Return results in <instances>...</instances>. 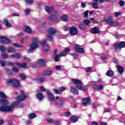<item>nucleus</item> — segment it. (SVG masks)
<instances>
[{"label":"nucleus","instance_id":"f257e3e1","mask_svg":"<svg viewBox=\"0 0 125 125\" xmlns=\"http://www.w3.org/2000/svg\"><path fill=\"white\" fill-rule=\"evenodd\" d=\"M44 9L46 11L48 14L52 15L49 17V20L51 21H57V17L56 14H57V11L54 10V7L53 6H49L48 5L45 6Z\"/></svg>","mask_w":125,"mask_h":125},{"label":"nucleus","instance_id":"f03ea898","mask_svg":"<svg viewBox=\"0 0 125 125\" xmlns=\"http://www.w3.org/2000/svg\"><path fill=\"white\" fill-rule=\"evenodd\" d=\"M19 105V101L13 102L11 105H2L0 107V111L1 112H12L14 110V107Z\"/></svg>","mask_w":125,"mask_h":125},{"label":"nucleus","instance_id":"7ed1b4c3","mask_svg":"<svg viewBox=\"0 0 125 125\" xmlns=\"http://www.w3.org/2000/svg\"><path fill=\"white\" fill-rule=\"evenodd\" d=\"M47 96L48 99H49V100L50 101H55V102H56V104H57L58 106H61L62 104H63V101L62 99L58 100L59 97H57L56 98V100H55L54 96H53V94L50 92H47Z\"/></svg>","mask_w":125,"mask_h":125},{"label":"nucleus","instance_id":"20e7f679","mask_svg":"<svg viewBox=\"0 0 125 125\" xmlns=\"http://www.w3.org/2000/svg\"><path fill=\"white\" fill-rule=\"evenodd\" d=\"M72 82L74 84H76V87H77L78 89H80L82 91H86V90H87V87H83V82L82 81L77 79H72Z\"/></svg>","mask_w":125,"mask_h":125},{"label":"nucleus","instance_id":"39448f33","mask_svg":"<svg viewBox=\"0 0 125 125\" xmlns=\"http://www.w3.org/2000/svg\"><path fill=\"white\" fill-rule=\"evenodd\" d=\"M113 46L115 52L119 53L122 50V48H125V42L124 41L120 42L116 44H113Z\"/></svg>","mask_w":125,"mask_h":125},{"label":"nucleus","instance_id":"423d86ee","mask_svg":"<svg viewBox=\"0 0 125 125\" xmlns=\"http://www.w3.org/2000/svg\"><path fill=\"white\" fill-rule=\"evenodd\" d=\"M7 84H12L14 87H19L20 86V82L16 79H9L6 81Z\"/></svg>","mask_w":125,"mask_h":125},{"label":"nucleus","instance_id":"0eeeda50","mask_svg":"<svg viewBox=\"0 0 125 125\" xmlns=\"http://www.w3.org/2000/svg\"><path fill=\"white\" fill-rule=\"evenodd\" d=\"M0 97L2 99H0V104H3V105H8L9 102L8 101L5 100L7 99V96L5 95L4 93L0 91Z\"/></svg>","mask_w":125,"mask_h":125},{"label":"nucleus","instance_id":"6e6552de","mask_svg":"<svg viewBox=\"0 0 125 125\" xmlns=\"http://www.w3.org/2000/svg\"><path fill=\"white\" fill-rule=\"evenodd\" d=\"M39 40H38L37 38H33V42L30 45L29 50L32 51L34 50V49L38 48V47H39Z\"/></svg>","mask_w":125,"mask_h":125},{"label":"nucleus","instance_id":"1a4fd4ad","mask_svg":"<svg viewBox=\"0 0 125 125\" xmlns=\"http://www.w3.org/2000/svg\"><path fill=\"white\" fill-rule=\"evenodd\" d=\"M56 33V30L53 28L49 29L48 31V34L47 35V39L50 42L52 41V36H54Z\"/></svg>","mask_w":125,"mask_h":125},{"label":"nucleus","instance_id":"9d476101","mask_svg":"<svg viewBox=\"0 0 125 125\" xmlns=\"http://www.w3.org/2000/svg\"><path fill=\"white\" fill-rule=\"evenodd\" d=\"M79 33V31L78 30V28L74 26H72L69 29V34L71 36H77L78 33Z\"/></svg>","mask_w":125,"mask_h":125},{"label":"nucleus","instance_id":"9b49d317","mask_svg":"<svg viewBox=\"0 0 125 125\" xmlns=\"http://www.w3.org/2000/svg\"><path fill=\"white\" fill-rule=\"evenodd\" d=\"M90 32L91 34H93L94 35H96V34H100V33H101L98 26H95L91 28Z\"/></svg>","mask_w":125,"mask_h":125},{"label":"nucleus","instance_id":"f8f14e48","mask_svg":"<svg viewBox=\"0 0 125 125\" xmlns=\"http://www.w3.org/2000/svg\"><path fill=\"white\" fill-rule=\"evenodd\" d=\"M0 64L2 67H4L6 65L8 66H14V63L11 62H4L2 60H0Z\"/></svg>","mask_w":125,"mask_h":125},{"label":"nucleus","instance_id":"ddd939ff","mask_svg":"<svg viewBox=\"0 0 125 125\" xmlns=\"http://www.w3.org/2000/svg\"><path fill=\"white\" fill-rule=\"evenodd\" d=\"M40 43L42 45L43 50L45 51H48V50H49L50 47L48 44H46V40H43V42H41Z\"/></svg>","mask_w":125,"mask_h":125},{"label":"nucleus","instance_id":"4468645a","mask_svg":"<svg viewBox=\"0 0 125 125\" xmlns=\"http://www.w3.org/2000/svg\"><path fill=\"white\" fill-rule=\"evenodd\" d=\"M74 49L76 52L78 53H84V49H83V48L80 47V46H79L77 44H75Z\"/></svg>","mask_w":125,"mask_h":125},{"label":"nucleus","instance_id":"2eb2a0df","mask_svg":"<svg viewBox=\"0 0 125 125\" xmlns=\"http://www.w3.org/2000/svg\"><path fill=\"white\" fill-rule=\"evenodd\" d=\"M21 96H19L17 99L18 101H23V100H25V99H26V98H27V96H26V95H25V94L24 93V92H23V91H21Z\"/></svg>","mask_w":125,"mask_h":125},{"label":"nucleus","instance_id":"dca6fc26","mask_svg":"<svg viewBox=\"0 0 125 125\" xmlns=\"http://www.w3.org/2000/svg\"><path fill=\"white\" fill-rule=\"evenodd\" d=\"M0 39H1V41L3 43H4L5 44H8V43H10V42H11V41L6 37L1 36Z\"/></svg>","mask_w":125,"mask_h":125},{"label":"nucleus","instance_id":"f3484780","mask_svg":"<svg viewBox=\"0 0 125 125\" xmlns=\"http://www.w3.org/2000/svg\"><path fill=\"white\" fill-rule=\"evenodd\" d=\"M16 65H17L20 68H23L24 69H27L28 68V65L25 62L18 63L16 62Z\"/></svg>","mask_w":125,"mask_h":125},{"label":"nucleus","instance_id":"a211bd4d","mask_svg":"<svg viewBox=\"0 0 125 125\" xmlns=\"http://www.w3.org/2000/svg\"><path fill=\"white\" fill-rule=\"evenodd\" d=\"M3 23L5 24V27H7V28H11V27L12 26V24L9 23V21L8 20H7V19H4L3 20Z\"/></svg>","mask_w":125,"mask_h":125},{"label":"nucleus","instance_id":"6ab92c4d","mask_svg":"<svg viewBox=\"0 0 125 125\" xmlns=\"http://www.w3.org/2000/svg\"><path fill=\"white\" fill-rule=\"evenodd\" d=\"M116 68H117V71H118L119 74H120V75H122L123 73H124V72L125 71V69L124 68V67H123V66H122L120 65H116Z\"/></svg>","mask_w":125,"mask_h":125},{"label":"nucleus","instance_id":"aec40b11","mask_svg":"<svg viewBox=\"0 0 125 125\" xmlns=\"http://www.w3.org/2000/svg\"><path fill=\"white\" fill-rule=\"evenodd\" d=\"M90 101V98H83V102L82 103V104L84 105V106H86V105H87V104L89 103Z\"/></svg>","mask_w":125,"mask_h":125},{"label":"nucleus","instance_id":"412c9836","mask_svg":"<svg viewBox=\"0 0 125 125\" xmlns=\"http://www.w3.org/2000/svg\"><path fill=\"white\" fill-rule=\"evenodd\" d=\"M63 56V52H61L60 54L56 55L54 56L55 61L56 62H58L60 59V57H62Z\"/></svg>","mask_w":125,"mask_h":125},{"label":"nucleus","instance_id":"4be33fe9","mask_svg":"<svg viewBox=\"0 0 125 125\" xmlns=\"http://www.w3.org/2000/svg\"><path fill=\"white\" fill-rule=\"evenodd\" d=\"M38 63L39 65L43 66V67H44V66L46 65V62H45V60L43 59L39 60L38 61Z\"/></svg>","mask_w":125,"mask_h":125},{"label":"nucleus","instance_id":"5701e85b","mask_svg":"<svg viewBox=\"0 0 125 125\" xmlns=\"http://www.w3.org/2000/svg\"><path fill=\"white\" fill-rule=\"evenodd\" d=\"M23 30L24 31V32H26V33H28L29 34L32 33L31 28H30V27L27 25H25L23 27Z\"/></svg>","mask_w":125,"mask_h":125},{"label":"nucleus","instance_id":"b1692460","mask_svg":"<svg viewBox=\"0 0 125 125\" xmlns=\"http://www.w3.org/2000/svg\"><path fill=\"white\" fill-rule=\"evenodd\" d=\"M10 57L11 58H17V59H19V58H21V55L19 53H16L15 54L10 55Z\"/></svg>","mask_w":125,"mask_h":125},{"label":"nucleus","instance_id":"393cba45","mask_svg":"<svg viewBox=\"0 0 125 125\" xmlns=\"http://www.w3.org/2000/svg\"><path fill=\"white\" fill-rule=\"evenodd\" d=\"M71 49L70 48L66 47L64 48V50L63 51V56H66L68 55V53L70 52Z\"/></svg>","mask_w":125,"mask_h":125},{"label":"nucleus","instance_id":"a878e982","mask_svg":"<svg viewBox=\"0 0 125 125\" xmlns=\"http://www.w3.org/2000/svg\"><path fill=\"white\" fill-rule=\"evenodd\" d=\"M104 22L107 23L108 25H112L113 23V20L110 18L104 19Z\"/></svg>","mask_w":125,"mask_h":125},{"label":"nucleus","instance_id":"bb28decb","mask_svg":"<svg viewBox=\"0 0 125 125\" xmlns=\"http://www.w3.org/2000/svg\"><path fill=\"white\" fill-rule=\"evenodd\" d=\"M79 120V118H78V116H72L70 117V121L71 122H72V123H76V122H78Z\"/></svg>","mask_w":125,"mask_h":125},{"label":"nucleus","instance_id":"cd10ccee","mask_svg":"<svg viewBox=\"0 0 125 125\" xmlns=\"http://www.w3.org/2000/svg\"><path fill=\"white\" fill-rule=\"evenodd\" d=\"M7 50H8V52L9 53H14L15 51H16V50L14 48L11 46H9L7 48Z\"/></svg>","mask_w":125,"mask_h":125},{"label":"nucleus","instance_id":"c85d7f7f","mask_svg":"<svg viewBox=\"0 0 125 125\" xmlns=\"http://www.w3.org/2000/svg\"><path fill=\"white\" fill-rule=\"evenodd\" d=\"M70 91H71L73 94H79V91L78 90V89L75 88L73 86H71Z\"/></svg>","mask_w":125,"mask_h":125},{"label":"nucleus","instance_id":"c756f323","mask_svg":"<svg viewBox=\"0 0 125 125\" xmlns=\"http://www.w3.org/2000/svg\"><path fill=\"white\" fill-rule=\"evenodd\" d=\"M90 3H91L93 8L94 9H98L99 8V6H98V3L97 2H90Z\"/></svg>","mask_w":125,"mask_h":125},{"label":"nucleus","instance_id":"7c9ffc66","mask_svg":"<svg viewBox=\"0 0 125 125\" xmlns=\"http://www.w3.org/2000/svg\"><path fill=\"white\" fill-rule=\"evenodd\" d=\"M106 75L107 76V77H113V75H114V71L113 70H108L106 73Z\"/></svg>","mask_w":125,"mask_h":125},{"label":"nucleus","instance_id":"2f4dec72","mask_svg":"<svg viewBox=\"0 0 125 125\" xmlns=\"http://www.w3.org/2000/svg\"><path fill=\"white\" fill-rule=\"evenodd\" d=\"M79 29H81L83 31H85L86 30V27L83 24H80L78 26Z\"/></svg>","mask_w":125,"mask_h":125},{"label":"nucleus","instance_id":"473e14b6","mask_svg":"<svg viewBox=\"0 0 125 125\" xmlns=\"http://www.w3.org/2000/svg\"><path fill=\"white\" fill-rule=\"evenodd\" d=\"M36 97L39 100H42V99H43V95H42V93H38L36 95Z\"/></svg>","mask_w":125,"mask_h":125},{"label":"nucleus","instance_id":"72a5a7b5","mask_svg":"<svg viewBox=\"0 0 125 125\" xmlns=\"http://www.w3.org/2000/svg\"><path fill=\"white\" fill-rule=\"evenodd\" d=\"M1 56L3 59H7L9 57L8 55H7L5 52H1Z\"/></svg>","mask_w":125,"mask_h":125},{"label":"nucleus","instance_id":"f704fd0d","mask_svg":"<svg viewBox=\"0 0 125 125\" xmlns=\"http://www.w3.org/2000/svg\"><path fill=\"white\" fill-rule=\"evenodd\" d=\"M83 23L86 25V26H89L90 25V21L89 20L84 19L83 20Z\"/></svg>","mask_w":125,"mask_h":125},{"label":"nucleus","instance_id":"c9c22d12","mask_svg":"<svg viewBox=\"0 0 125 125\" xmlns=\"http://www.w3.org/2000/svg\"><path fill=\"white\" fill-rule=\"evenodd\" d=\"M63 22H68L69 21V17L67 15H63Z\"/></svg>","mask_w":125,"mask_h":125},{"label":"nucleus","instance_id":"e433bc0d","mask_svg":"<svg viewBox=\"0 0 125 125\" xmlns=\"http://www.w3.org/2000/svg\"><path fill=\"white\" fill-rule=\"evenodd\" d=\"M51 74H52V71L51 70H47L44 73V75L45 76H50Z\"/></svg>","mask_w":125,"mask_h":125},{"label":"nucleus","instance_id":"4c0bfd02","mask_svg":"<svg viewBox=\"0 0 125 125\" xmlns=\"http://www.w3.org/2000/svg\"><path fill=\"white\" fill-rule=\"evenodd\" d=\"M20 77L21 80H26V75L24 73L20 74Z\"/></svg>","mask_w":125,"mask_h":125},{"label":"nucleus","instance_id":"58836bf2","mask_svg":"<svg viewBox=\"0 0 125 125\" xmlns=\"http://www.w3.org/2000/svg\"><path fill=\"white\" fill-rule=\"evenodd\" d=\"M37 117V115H36V114L35 113H31L29 116V119H34V118H36Z\"/></svg>","mask_w":125,"mask_h":125},{"label":"nucleus","instance_id":"ea45409f","mask_svg":"<svg viewBox=\"0 0 125 125\" xmlns=\"http://www.w3.org/2000/svg\"><path fill=\"white\" fill-rule=\"evenodd\" d=\"M70 115H71V112L70 111H67L64 112V117H70Z\"/></svg>","mask_w":125,"mask_h":125},{"label":"nucleus","instance_id":"a19ab883","mask_svg":"<svg viewBox=\"0 0 125 125\" xmlns=\"http://www.w3.org/2000/svg\"><path fill=\"white\" fill-rule=\"evenodd\" d=\"M119 24H120V23H119V22H117V21L113 22V21H112V23L111 24V25L113 27H116V26H119Z\"/></svg>","mask_w":125,"mask_h":125},{"label":"nucleus","instance_id":"79ce46f5","mask_svg":"<svg viewBox=\"0 0 125 125\" xmlns=\"http://www.w3.org/2000/svg\"><path fill=\"white\" fill-rule=\"evenodd\" d=\"M91 70H92V68L91 67H88L85 68V71L87 72V73H89V72H91Z\"/></svg>","mask_w":125,"mask_h":125},{"label":"nucleus","instance_id":"37998d69","mask_svg":"<svg viewBox=\"0 0 125 125\" xmlns=\"http://www.w3.org/2000/svg\"><path fill=\"white\" fill-rule=\"evenodd\" d=\"M89 12V11L86 10L85 13H84L83 17L86 18H88V13Z\"/></svg>","mask_w":125,"mask_h":125},{"label":"nucleus","instance_id":"c03bdc74","mask_svg":"<svg viewBox=\"0 0 125 125\" xmlns=\"http://www.w3.org/2000/svg\"><path fill=\"white\" fill-rule=\"evenodd\" d=\"M6 49H5V47H4V46H0V51H1V52H4Z\"/></svg>","mask_w":125,"mask_h":125},{"label":"nucleus","instance_id":"a18cd8bd","mask_svg":"<svg viewBox=\"0 0 125 125\" xmlns=\"http://www.w3.org/2000/svg\"><path fill=\"white\" fill-rule=\"evenodd\" d=\"M13 45L15 46V47H24V46L20 45L19 44L16 43H14Z\"/></svg>","mask_w":125,"mask_h":125},{"label":"nucleus","instance_id":"49530a36","mask_svg":"<svg viewBox=\"0 0 125 125\" xmlns=\"http://www.w3.org/2000/svg\"><path fill=\"white\" fill-rule=\"evenodd\" d=\"M12 70L15 73H17V72H19V68H18L17 67H14L12 68Z\"/></svg>","mask_w":125,"mask_h":125},{"label":"nucleus","instance_id":"de8ad7c7","mask_svg":"<svg viewBox=\"0 0 125 125\" xmlns=\"http://www.w3.org/2000/svg\"><path fill=\"white\" fill-rule=\"evenodd\" d=\"M104 113H110L111 112V109L109 108H106L104 109Z\"/></svg>","mask_w":125,"mask_h":125},{"label":"nucleus","instance_id":"09e8293b","mask_svg":"<svg viewBox=\"0 0 125 125\" xmlns=\"http://www.w3.org/2000/svg\"><path fill=\"white\" fill-rule=\"evenodd\" d=\"M104 88V85H101V84L99 85L98 91V90H102Z\"/></svg>","mask_w":125,"mask_h":125},{"label":"nucleus","instance_id":"8fccbe9b","mask_svg":"<svg viewBox=\"0 0 125 125\" xmlns=\"http://www.w3.org/2000/svg\"><path fill=\"white\" fill-rule=\"evenodd\" d=\"M98 86L99 85H97V84H94L93 86V89H95V90H98Z\"/></svg>","mask_w":125,"mask_h":125},{"label":"nucleus","instance_id":"3c124183","mask_svg":"<svg viewBox=\"0 0 125 125\" xmlns=\"http://www.w3.org/2000/svg\"><path fill=\"white\" fill-rule=\"evenodd\" d=\"M44 78H42L38 79V82L39 83H42V82H44Z\"/></svg>","mask_w":125,"mask_h":125},{"label":"nucleus","instance_id":"603ef678","mask_svg":"<svg viewBox=\"0 0 125 125\" xmlns=\"http://www.w3.org/2000/svg\"><path fill=\"white\" fill-rule=\"evenodd\" d=\"M47 122H48V123H49L50 124H52L53 123H55L54 120L51 119H47Z\"/></svg>","mask_w":125,"mask_h":125},{"label":"nucleus","instance_id":"864d4df0","mask_svg":"<svg viewBox=\"0 0 125 125\" xmlns=\"http://www.w3.org/2000/svg\"><path fill=\"white\" fill-rule=\"evenodd\" d=\"M119 5L120 6H125V1L123 0H120L119 1Z\"/></svg>","mask_w":125,"mask_h":125},{"label":"nucleus","instance_id":"5fc2aeb1","mask_svg":"<svg viewBox=\"0 0 125 125\" xmlns=\"http://www.w3.org/2000/svg\"><path fill=\"white\" fill-rule=\"evenodd\" d=\"M25 1L28 4H32L34 1L33 0H25Z\"/></svg>","mask_w":125,"mask_h":125},{"label":"nucleus","instance_id":"6e6d98bb","mask_svg":"<svg viewBox=\"0 0 125 125\" xmlns=\"http://www.w3.org/2000/svg\"><path fill=\"white\" fill-rule=\"evenodd\" d=\"M53 92L54 93H55V94H58L59 93V90H57L56 89H53Z\"/></svg>","mask_w":125,"mask_h":125},{"label":"nucleus","instance_id":"4d7b16f0","mask_svg":"<svg viewBox=\"0 0 125 125\" xmlns=\"http://www.w3.org/2000/svg\"><path fill=\"white\" fill-rule=\"evenodd\" d=\"M114 15L115 17H119L121 15V13L116 12L114 13Z\"/></svg>","mask_w":125,"mask_h":125},{"label":"nucleus","instance_id":"13d9d810","mask_svg":"<svg viewBox=\"0 0 125 125\" xmlns=\"http://www.w3.org/2000/svg\"><path fill=\"white\" fill-rule=\"evenodd\" d=\"M72 56H73V57H75V59H77V58H78V54H76V53H72L71 54Z\"/></svg>","mask_w":125,"mask_h":125},{"label":"nucleus","instance_id":"bf43d9fd","mask_svg":"<svg viewBox=\"0 0 125 125\" xmlns=\"http://www.w3.org/2000/svg\"><path fill=\"white\" fill-rule=\"evenodd\" d=\"M61 68H62V66L61 65H57L55 66V68L56 69V70H60Z\"/></svg>","mask_w":125,"mask_h":125},{"label":"nucleus","instance_id":"052dcab7","mask_svg":"<svg viewBox=\"0 0 125 125\" xmlns=\"http://www.w3.org/2000/svg\"><path fill=\"white\" fill-rule=\"evenodd\" d=\"M85 6H86V4L84 2H82L81 3V7L82 8H85Z\"/></svg>","mask_w":125,"mask_h":125},{"label":"nucleus","instance_id":"680f3d73","mask_svg":"<svg viewBox=\"0 0 125 125\" xmlns=\"http://www.w3.org/2000/svg\"><path fill=\"white\" fill-rule=\"evenodd\" d=\"M30 9H27L25 10V15H27V14H29V13H30Z\"/></svg>","mask_w":125,"mask_h":125},{"label":"nucleus","instance_id":"e2e57ef3","mask_svg":"<svg viewBox=\"0 0 125 125\" xmlns=\"http://www.w3.org/2000/svg\"><path fill=\"white\" fill-rule=\"evenodd\" d=\"M40 89L41 91H45V88L42 86H40Z\"/></svg>","mask_w":125,"mask_h":125},{"label":"nucleus","instance_id":"0e129e2a","mask_svg":"<svg viewBox=\"0 0 125 125\" xmlns=\"http://www.w3.org/2000/svg\"><path fill=\"white\" fill-rule=\"evenodd\" d=\"M114 61L115 64H119V61H118V59H117L116 58L114 59Z\"/></svg>","mask_w":125,"mask_h":125},{"label":"nucleus","instance_id":"69168bd1","mask_svg":"<svg viewBox=\"0 0 125 125\" xmlns=\"http://www.w3.org/2000/svg\"><path fill=\"white\" fill-rule=\"evenodd\" d=\"M100 125H108V124L106 122H101L100 123Z\"/></svg>","mask_w":125,"mask_h":125},{"label":"nucleus","instance_id":"338daca9","mask_svg":"<svg viewBox=\"0 0 125 125\" xmlns=\"http://www.w3.org/2000/svg\"><path fill=\"white\" fill-rule=\"evenodd\" d=\"M55 125H60V121H55Z\"/></svg>","mask_w":125,"mask_h":125},{"label":"nucleus","instance_id":"774afa93","mask_svg":"<svg viewBox=\"0 0 125 125\" xmlns=\"http://www.w3.org/2000/svg\"><path fill=\"white\" fill-rule=\"evenodd\" d=\"M92 125H98V123H97V122H92Z\"/></svg>","mask_w":125,"mask_h":125}]
</instances>
